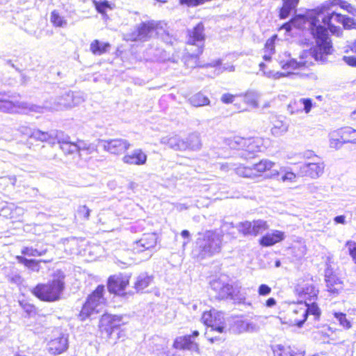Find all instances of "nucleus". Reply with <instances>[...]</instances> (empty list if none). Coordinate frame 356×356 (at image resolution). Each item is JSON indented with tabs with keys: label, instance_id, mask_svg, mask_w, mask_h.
<instances>
[{
	"label": "nucleus",
	"instance_id": "1",
	"mask_svg": "<svg viewBox=\"0 0 356 356\" xmlns=\"http://www.w3.org/2000/svg\"><path fill=\"white\" fill-rule=\"evenodd\" d=\"M335 4L334 2H327L312 10L309 15V30L315 41V45L311 50L316 60H323L332 52V41L327 31L337 35L341 33V29L336 22V15H339V13H328Z\"/></svg>",
	"mask_w": 356,
	"mask_h": 356
},
{
	"label": "nucleus",
	"instance_id": "2",
	"mask_svg": "<svg viewBox=\"0 0 356 356\" xmlns=\"http://www.w3.org/2000/svg\"><path fill=\"white\" fill-rule=\"evenodd\" d=\"M222 236L220 233L213 231L200 234L193 249V256L202 260L219 253L222 248Z\"/></svg>",
	"mask_w": 356,
	"mask_h": 356
},
{
	"label": "nucleus",
	"instance_id": "3",
	"mask_svg": "<svg viewBox=\"0 0 356 356\" xmlns=\"http://www.w3.org/2000/svg\"><path fill=\"white\" fill-rule=\"evenodd\" d=\"M64 289V281L63 279L58 278L47 284H38L33 289V293L41 300L55 302L60 300Z\"/></svg>",
	"mask_w": 356,
	"mask_h": 356
},
{
	"label": "nucleus",
	"instance_id": "4",
	"mask_svg": "<svg viewBox=\"0 0 356 356\" xmlns=\"http://www.w3.org/2000/svg\"><path fill=\"white\" fill-rule=\"evenodd\" d=\"M205 47V42H192L186 40L185 42L184 52L182 56V61L186 67L194 69L202 67L204 65L202 63L200 56L203 54Z\"/></svg>",
	"mask_w": 356,
	"mask_h": 356
},
{
	"label": "nucleus",
	"instance_id": "5",
	"mask_svg": "<svg viewBox=\"0 0 356 356\" xmlns=\"http://www.w3.org/2000/svg\"><path fill=\"white\" fill-rule=\"evenodd\" d=\"M104 291V286L99 285L88 297L79 315L81 321H85L92 314L99 313L102 310L105 303V299L103 297Z\"/></svg>",
	"mask_w": 356,
	"mask_h": 356
},
{
	"label": "nucleus",
	"instance_id": "6",
	"mask_svg": "<svg viewBox=\"0 0 356 356\" xmlns=\"http://www.w3.org/2000/svg\"><path fill=\"white\" fill-rule=\"evenodd\" d=\"M211 289L217 293V298L220 300L230 299L234 303H243L245 298L240 292L238 284L225 283L221 279L213 280L210 282Z\"/></svg>",
	"mask_w": 356,
	"mask_h": 356
},
{
	"label": "nucleus",
	"instance_id": "7",
	"mask_svg": "<svg viewBox=\"0 0 356 356\" xmlns=\"http://www.w3.org/2000/svg\"><path fill=\"white\" fill-rule=\"evenodd\" d=\"M275 163L273 161L262 159L259 161L246 166V177L254 178L257 177H264L269 179H277L280 172L275 170Z\"/></svg>",
	"mask_w": 356,
	"mask_h": 356
},
{
	"label": "nucleus",
	"instance_id": "8",
	"mask_svg": "<svg viewBox=\"0 0 356 356\" xmlns=\"http://www.w3.org/2000/svg\"><path fill=\"white\" fill-rule=\"evenodd\" d=\"M346 143H356V129L343 127L330 133L329 147L331 149H338Z\"/></svg>",
	"mask_w": 356,
	"mask_h": 356
},
{
	"label": "nucleus",
	"instance_id": "9",
	"mask_svg": "<svg viewBox=\"0 0 356 356\" xmlns=\"http://www.w3.org/2000/svg\"><path fill=\"white\" fill-rule=\"evenodd\" d=\"M57 143L59 149L65 155H72L76 153L80 154L83 151L91 153L94 150L93 147L80 139L72 142L70 140V138L67 137L66 138L58 139Z\"/></svg>",
	"mask_w": 356,
	"mask_h": 356
},
{
	"label": "nucleus",
	"instance_id": "10",
	"mask_svg": "<svg viewBox=\"0 0 356 356\" xmlns=\"http://www.w3.org/2000/svg\"><path fill=\"white\" fill-rule=\"evenodd\" d=\"M202 322L211 329V331H217V333L225 332V323L224 314L214 309L202 314Z\"/></svg>",
	"mask_w": 356,
	"mask_h": 356
},
{
	"label": "nucleus",
	"instance_id": "11",
	"mask_svg": "<svg viewBox=\"0 0 356 356\" xmlns=\"http://www.w3.org/2000/svg\"><path fill=\"white\" fill-rule=\"evenodd\" d=\"M124 324L122 316L105 314L102 315L99 326L102 332H104L107 337L111 338L115 332L117 335L119 334L120 327ZM117 337L119 338L120 337L118 336Z\"/></svg>",
	"mask_w": 356,
	"mask_h": 356
},
{
	"label": "nucleus",
	"instance_id": "12",
	"mask_svg": "<svg viewBox=\"0 0 356 356\" xmlns=\"http://www.w3.org/2000/svg\"><path fill=\"white\" fill-rule=\"evenodd\" d=\"M293 314L300 315V318H294L293 322L296 324L297 326L301 327L309 315H312L314 319L316 320L319 318L321 312L315 302H312L308 303L305 301L304 303L300 302L295 307Z\"/></svg>",
	"mask_w": 356,
	"mask_h": 356
},
{
	"label": "nucleus",
	"instance_id": "13",
	"mask_svg": "<svg viewBox=\"0 0 356 356\" xmlns=\"http://www.w3.org/2000/svg\"><path fill=\"white\" fill-rule=\"evenodd\" d=\"M156 244V236L154 233L145 234L138 241H136L133 245V251L134 253L145 252V259H149L152 255V249Z\"/></svg>",
	"mask_w": 356,
	"mask_h": 356
},
{
	"label": "nucleus",
	"instance_id": "14",
	"mask_svg": "<svg viewBox=\"0 0 356 356\" xmlns=\"http://www.w3.org/2000/svg\"><path fill=\"white\" fill-rule=\"evenodd\" d=\"M157 29V24L153 21L140 23L131 34V40L134 42H145L148 40Z\"/></svg>",
	"mask_w": 356,
	"mask_h": 356
},
{
	"label": "nucleus",
	"instance_id": "15",
	"mask_svg": "<svg viewBox=\"0 0 356 356\" xmlns=\"http://www.w3.org/2000/svg\"><path fill=\"white\" fill-rule=\"evenodd\" d=\"M200 335L197 330L193 332L192 334L177 337L173 343V347L179 350H187L199 353V345L195 340Z\"/></svg>",
	"mask_w": 356,
	"mask_h": 356
},
{
	"label": "nucleus",
	"instance_id": "16",
	"mask_svg": "<svg viewBox=\"0 0 356 356\" xmlns=\"http://www.w3.org/2000/svg\"><path fill=\"white\" fill-rule=\"evenodd\" d=\"M130 276L128 275H115L108 278V289L111 293L123 295L124 291L129 284Z\"/></svg>",
	"mask_w": 356,
	"mask_h": 356
},
{
	"label": "nucleus",
	"instance_id": "17",
	"mask_svg": "<svg viewBox=\"0 0 356 356\" xmlns=\"http://www.w3.org/2000/svg\"><path fill=\"white\" fill-rule=\"evenodd\" d=\"M130 146L131 145L127 140L121 138L106 140L103 145L105 151L115 155L124 154Z\"/></svg>",
	"mask_w": 356,
	"mask_h": 356
},
{
	"label": "nucleus",
	"instance_id": "18",
	"mask_svg": "<svg viewBox=\"0 0 356 356\" xmlns=\"http://www.w3.org/2000/svg\"><path fill=\"white\" fill-rule=\"evenodd\" d=\"M266 149L264 139L258 136L249 137L246 141V153L252 158Z\"/></svg>",
	"mask_w": 356,
	"mask_h": 356
},
{
	"label": "nucleus",
	"instance_id": "19",
	"mask_svg": "<svg viewBox=\"0 0 356 356\" xmlns=\"http://www.w3.org/2000/svg\"><path fill=\"white\" fill-rule=\"evenodd\" d=\"M324 168V163L320 159L316 162L305 163L301 168L303 175L311 178L320 177L323 175Z\"/></svg>",
	"mask_w": 356,
	"mask_h": 356
},
{
	"label": "nucleus",
	"instance_id": "20",
	"mask_svg": "<svg viewBox=\"0 0 356 356\" xmlns=\"http://www.w3.org/2000/svg\"><path fill=\"white\" fill-rule=\"evenodd\" d=\"M205 26L203 22H199L192 29L186 31V40L190 41L205 42L207 35L205 33Z\"/></svg>",
	"mask_w": 356,
	"mask_h": 356
},
{
	"label": "nucleus",
	"instance_id": "21",
	"mask_svg": "<svg viewBox=\"0 0 356 356\" xmlns=\"http://www.w3.org/2000/svg\"><path fill=\"white\" fill-rule=\"evenodd\" d=\"M296 291L299 296L306 300H313L317 298L318 289L314 286L313 283H305L302 285H298Z\"/></svg>",
	"mask_w": 356,
	"mask_h": 356
},
{
	"label": "nucleus",
	"instance_id": "22",
	"mask_svg": "<svg viewBox=\"0 0 356 356\" xmlns=\"http://www.w3.org/2000/svg\"><path fill=\"white\" fill-rule=\"evenodd\" d=\"M124 163L129 165H140L146 163L147 155L140 149H137L122 158Z\"/></svg>",
	"mask_w": 356,
	"mask_h": 356
},
{
	"label": "nucleus",
	"instance_id": "23",
	"mask_svg": "<svg viewBox=\"0 0 356 356\" xmlns=\"http://www.w3.org/2000/svg\"><path fill=\"white\" fill-rule=\"evenodd\" d=\"M312 107V99L310 98H302L299 101L291 102L288 108L291 113H299L304 111L306 113L310 112Z\"/></svg>",
	"mask_w": 356,
	"mask_h": 356
},
{
	"label": "nucleus",
	"instance_id": "24",
	"mask_svg": "<svg viewBox=\"0 0 356 356\" xmlns=\"http://www.w3.org/2000/svg\"><path fill=\"white\" fill-rule=\"evenodd\" d=\"M285 238L284 233L279 230L268 232L261 238L259 243L264 247L271 246L283 241Z\"/></svg>",
	"mask_w": 356,
	"mask_h": 356
},
{
	"label": "nucleus",
	"instance_id": "25",
	"mask_svg": "<svg viewBox=\"0 0 356 356\" xmlns=\"http://www.w3.org/2000/svg\"><path fill=\"white\" fill-rule=\"evenodd\" d=\"M49 352L54 355H58L65 352L68 347L67 337L61 336L51 340L49 344Z\"/></svg>",
	"mask_w": 356,
	"mask_h": 356
},
{
	"label": "nucleus",
	"instance_id": "26",
	"mask_svg": "<svg viewBox=\"0 0 356 356\" xmlns=\"http://www.w3.org/2000/svg\"><path fill=\"white\" fill-rule=\"evenodd\" d=\"M305 353L296 347L277 345L274 350V356H304Z\"/></svg>",
	"mask_w": 356,
	"mask_h": 356
},
{
	"label": "nucleus",
	"instance_id": "27",
	"mask_svg": "<svg viewBox=\"0 0 356 356\" xmlns=\"http://www.w3.org/2000/svg\"><path fill=\"white\" fill-rule=\"evenodd\" d=\"M153 276L142 273L137 277L134 288L137 292H143L153 282Z\"/></svg>",
	"mask_w": 356,
	"mask_h": 356
},
{
	"label": "nucleus",
	"instance_id": "28",
	"mask_svg": "<svg viewBox=\"0 0 356 356\" xmlns=\"http://www.w3.org/2000/svg\"><path fill=\"white\" fill-rule=\"evenodd\" d=\"M299 0H282V5L279 10V17L282 19L288 17L293 10H295Z\"/></svg>",
	"mask_w": 356,
	"mask_h": 356
},
{
	"label": "nucleus",
	"instance_id": "29",
	"mask_svg": "<svg viewBox=\"0 0 356 356\" xmlns=\"http://www.w3.org/2000/svg\"><path fill=\"white\" fill-rule=\"evenodd\" d=\"M111 45L109 42H101L99 40H94L90 44V50L93 55H102L108 52Z\"/></svg>",
	"mask_w": 356,
	"mask_h": 356
},
{
	"label": "nucleus",
	"instance_id": "30",
	"mask_svg": "<svg viewBox=\"0 0 356 356\" xmlns=\"http://www.w3.org/2000/svg\"><path fill=\"white\" fill-rule=\"evenodd\" d=\"M20 105L17 102L7 98L5 95L0 97V111L5 113H13L19 108Z\"/></svg>",
	"mask_w": 356,
	"mask_h": 356
},
{
	"label": "nucleus",
	"instance_id": "31",
	"mask_svg": "<svg viewBox=\"0 0 356 356\" xmlns=\"http://www.w3.org/2000/svg\"><path fill=\"white\" fill-rule=\"evenodd\" d=\"M325 282L327 291L331 293L338 294L343 289V282L337 276L332 277L330 279L327 280Z\"/></svg>",
	"mask_w": 356,
	"mask_h": 356
},
{
	"label": "nucleus",
	"instance_id": "32",
	"mask_svg": "<svg viewBox=\"0 0 356 356\" xmlns=\"http://www.w3.org/2000/svg\"><path fill=\"white\" fill-rule=\"evenodd\" d=\"M92 2L96 11L103 16L106 15V11L108 10H113L115 8V5L113 3H111L107 0H92Z\"/></svg>",
	"mask_w": 356,
	"mask_h": 356
},
{
	"label": "nucleus",
	"instance_id": "33",
	"mask_svg": "<svg viewBox=\"0 0 356 356\" xmlns=\"http://www.w3.org/2000/svg\"><path fill=\"white\" fill-rule=\"evenodd\" d=\"M277 37V35H273L266 42L264 48V54L263 56V58L265 60H270L272 55L275 53V42Z\"/></svg>",
	"mask_w": 356,
	"mask_h": 356
},
{
	"label": "nucleus",
	"instance_id": "34",
	"mask_svg": "<svg viewBox=\"0 0 356 356\" xmlns=\"http://www.w3.org/2000/svg\"><path fill=\"white\" fill-rule=\"evenodd\" d=\"M265 319L266 318L261 316H256L252 318L246 323V332H257L264 324Z\"/></svg>",
	"mask_w": 356,
	"mask_h": 356
},
{
	"label": "nucleus",
	"instance_id": "35",
	"mask_svg": "<svg viewBox=\"0 0 356 356\" xmlns=\"http://www.w3.org/2000/svg\"><path fill=\"white\" fill-rule=\"evenodd\" d=\"M347 55L343 56V61L351 67H356V41L346 50Z\"/></svg>",
	"mask_w": 356,
	"mask_h": 356
},
{
	"label": "nucleus",
	"instance_id": "36",
	"mask_svg": "<svg viewBox=\"0 0 356 356\" xmlns=\"http://www.w3.org/2000/svg\"><path fill=\"white\" fill-rule=\"evenodd\" d=\"M278 171L280 176L277 179H280L283 182H293L296 179V173L288 168L281 167Z\"/></svg>",
	"mask_w": 356,
	"mask_h": 356
},
{
	"label": "nucleus",
	"instance_id": "37",
	"mask_svg": "<svg viewBox=\"0 0 356 356\" xmlns=\"http://www.w3.org/2000/svg\"><path fill=\"white\" fill-rule=\"evenodd\" d=\"M50 21L55 27H63L67 24L64 17L56 10L51 11Z\"/></svg>",
	"mask_w": 356,
	"mask_h": 356
},
{
	"label": "nucleus",
	"instance_id": "38",
	"mask_svg": "<svg viewBox=\"0 0 356 356\" xmlns=\"http://www.w3.org/2000/svg\"><path fill=\"white\" fill-rule=\"evenodd\" d=\"M191 102L196 107L207 106L210 103L209 98L202 93H197L193 96Z\"/></svg>",
	"mask_w": 356,
	"mask_h": 356
},
{
	"label": "nucleus",
	"instance_id": "39",
	"mask_svg": "<svg viewBox=\"0 0 356 356\" xmlns=\"http://www.w3.org/2000/svg\"><path fill=\"white\" fill-rule=\"evenodd\" d=\"M59 104L65 108L72 107L74 104V95L73 92H68L59 97Z\"/></svg>",
	"mask_w": 356,
	"mask_h": 356
},
{
	"label": "nucleus",
	"instance_id": "40",
	"mask_svg": "<svg viewBox=\"0 0 356 356\" xmlns=\"http://www.w3.org/2000/svg\"><path fill=\"white\" fill-rule=\"evenodd\" d=\"M291 22L294 28H303L307 22L309 23V16L307 17L303 15H296L291 18Z\"/></svg>",
	"mask_w": 356,
	"mask_h": 356
},
{
	"label": "nucleus",
	"instance_id": "41",
	"mask_svg": "<svg viewBox=\"0 0 356 356\" xmlns=\"http://www.w3.org/2000/svg\"><path fill=\"white\" fill-rule=\"evenodd\" d=\"M217 332V331H211V329L207 330L205 332V335L207 339L211 343H220L225 341V337L224 332L222 334L218 333V335H214L213 333Z\"/></svg>",
	"mask_w": 356,
	"mask_h": 356
},
{
	"label": "nucleus",
	"instance_id": "42",
	"mask_svg": "<svg viewBox=\"0 0 356 356\" xmlns=\"http://www.w3.org/2000/svg\"><path fill=\"white\" fill-rule=\"evenodd\" d=\"M47 249L38 250L33 247H25L22 250V254L29 257L43 256L47 253Z\"/></svg>",
	"mask_w": 356,
	"mask_h": 356
},
{
	"label": "nucleus",
	"instance_id": "43",
	"mask_svg": "<svg viewBox=\"0 0 356 356\" xmlns=\"http://www.w3.org/2000/svg\"><path fill=\"white\" fill-rule=\"evenodd\" d=\"M334 317L340 325L346 329H350L352 326L351 323L347 319L346 315L341 312H334Z\"/></svg>",
	"mask_w": 356,
	"mask_h": 356
},
{
	"label": "nucleus",
	"instance_id": "44",
	"mask_svg": "<svg viewBox=\"0 0 356 356\" xmlns=\"http://www.w3.org/2000/svg\"><path fill=\"white\" fill-rule=\"evenodd\" d=\"M246 104L250 108H256L259 105V96L252 92H246Z\"/></svg>",
	"mask_w": 356,
	"mask_h": 356
},
{
	"label": "nucleus",
	"instance_id": "45",
	"mask_svg": "<svg viewBox=\"0 0 356 356\" xmlns=\"http://www.w3.org/2000/svg\"><path fill=\"white\" fill-rule=\"evenodd\" d=\"M232 330L235 333H242L245 331V325L243 317L237 318L234 320L232 325Z\"/></svg>",
	"mask_w": 356,
	"mask_h": 356
},
{
	"label": "nucleus",
	"instance_id": "46",
	"mask_svg": "<svg viewBox=\"0 0 356 356\" xmlns=\"http://www.w3.org/2000/svg\"><path fill=\"white\" fill-rule=\"evenodd\" d=\"M90 210L86 205L79 206L76 212V216L81 220H87L90 216Z\"/></svg>",
	"mask_w": 356,
	"mask_h": 356
},
{
	"label": "nucleus",
	"instance_id": "47",
	"mask_svg": "<svg viewBox=\"0 0 356 356\" xmlns=\"http://www.w3.org/2000/svg\"><path fill=\"white\" fill-rule=\"evenodd\" d=\"M336 22L339 24V26L342 24L344 28H350L353 24V19L348 17L339 14V15H336Z\"/></svg>",
	"mask_w": 356,
	"mask_h": 356
},
{
	"label": "nucleus",
	"instance_id": "48",
	"mask_svg": "<svg viewBox=\"0 0 356 356\" xmlns=\"http://www.w3.org/2000/svg\"><path fill=\"white\" fill-rule=\"evenodd\" d=\"M350 254L356 263V243L348 241L346 243Z\"/></svg>",
	"mask_w": 356,
	"mask_h": 356
},
{
	"label": "nucleus",
	"instance_id": "49",
	"mask_svg": "<svg viewBox=\"0 0 356 356\" xmlns=\"http://www.w3.org/2000/svg\"><path fill=\"white\" fill-rule=\"evenodd\" d=\"M239 95H232L229 93L224 94L222 97L221 100L225 104H230L234 102L235 99L238 97Z\"/></svg>",
	"mask_w": 356,
	"mask_h": 356
},
{
	"label": "nucleus",
	"instance_id": "50",
	"mask_svg": "<svg viewBox=\"0 0 356 356\" xmlns=\"http://www.w3.org/2000/svg\"><path fill=\"white\" fill-rule=\"evenodd\" d=\"M330 2H334L336 3L334 6L339 5L341 8L348 11H350L352 9V6L350 3L342 0H333Z\"/></svg>",
	"mask_w": 356,
	"mask_h": 356
},
{
	"label": "nucleus",
	"instance_id": "51",
	"mask_svg": "<svg viewBox=\"0 0 356 356\" xmlns=\"http://www.w3.org/2000/svg\"><path fill=\"white\" fill-rule=\"evenodd\" d=\"M258 292L260 296H267L271 292V289L266 284H261L259 287Z\"/></svg>",
	"mask_w": 356,
	"mask_h": 356
},
{
	"label": "nucleus",
	"instance_id": "52",
	"mask_svg": "<svg viewBox=\"0 0 356 356\" xmlns=\"http://www.w3.org/2000/svg\"><path fill=\"white\" fill-rule=\"evenodd\" d=\"M34 134L35 137L40 139L41 140H47L49 138V135L47 132L42 131L40 130L35 131Z\"/></svg>",
	"mask_w": 356,
	"mask_h": 356
},
{
	"label": "nucleus",
	"instance_id": "53",
	"mask_svg": "<svg viewBox=\"0 0 356 356\" xmlns=\"http://www.w3.org/2000/svg\"><path fill=\"white\" fill-rule=\"evenodd\" d=\"M293 24H292V22H291V19L289 22H287L284 23V24H282V25L280 27V29H284L287 33H289V32H290V31H291V29H292V28H293Z\"/></svg>",
	"mask_w": 356,
	"mask_h": 356
},
{
	"label": "nucleus",
	"instance_id": "54",
	"mask_svg": "<svg viewBox=\"0 0 356 356\" xmlns=\"http://www.w3.org/2000/svg\"><path fill=\"white\" fill-rule=\"evenodd\" d=\"M30 263H28V265L26 267L32 268L33 270H39V266H38V261H36L35 259H29Z\"/></svg>",
	"mask_w": 356,
	"mask_h": 356
},
{
	"label": "nucleus",
	"instance_id": "55",
	"mask_svg": "<svg viewBox=\"0 0 356 356\" xmlns=\"http://www.w3.org/2000/svg\"><path fill=\"white\" fill-rule=\"evenodd\" d=\"M337 276L334 274L333 270L332 268H330L329 266L327 267V268L325 270V282L327 280L330 279L332 277Z\"/></svg>",
	"mask_w": 356,
	"mask_h": 356
},
{
	"label": "nucleus",
	"instance_id": "56",
	"mask_svg": "<svg viewBox=\"0 0 356 356\" xmlns=\"http://www.w3.org/2000/svg\"><path fill=\"white\" fill-rule=\"evenodd\" d=\"M17 260L19 263L24 264V266H27L28 263H30V260L22 257V256H17Z\"/></svg>",
	"mask_w": 356,
	"mask_h": 356
},
{
	"label": "nucleus",
	"instance_id": "57",
	"mask_svg": "<svg viewBox=\"0 0 356 356\" xmlns=\"http://www.w3.org/2000/svg\"><path fill=\"white\" fill-rule=\"evenodd\" d=\"M276 304V301L273 298H268L266 302V305L268 307H273L274 305H275Z\"/></svg>",
	"mask_w": 356,
	"mask_h": 356
},
{
	"label": "nucleus",
	"instance_id": "58",
	"mask_svg": "<svg viewBox=\"0 0 356 356\" xmlns=\"http://www.w3.org/2000/svg\"><path fill=\"white\" fill-rule=\"evenodd\" d=\"M294 318H301V316H300V314H293V310H292V312H291V319H290V321H291V323H293V325H297L296 324H295V323L293 322V320L294 319Z\"/></svg>",
	"mask_w": 356,
	"mask_h": 356
},
{
	"label": "nucleus",
	"instance_id": "59",
	"mask_svg": "<svg viewBox=\"0 0 356 356\" xmlns=\"http://www.w3.org/2000/svg\"><path fill=\"white\" fill-rule=\"evenodd\" d=\"M345 217L343 216H339L334 218L336 222H343Z\"/></svg>",
	"mask_w": 356,
	"mask_h": 356
},
{
	"label": "nucleus",
	"instance_id": "60",
	"mask_svg": "<svg viewBox=\"0 0 356 356\" xmlns=\"http://www.w3.org/2000/svg\"><path fill=\"white\" fill-rule=\"evenodd\" d=\"M181 235L184 238H188L190 236V233L188 230H183L181 233Z\"/></svg>",
	"mask_w": 356,
	"mask_h": 356
},
{
	"label": "nucleus",
	"instance_id": "61",
	"mask_svg": "<svg viewBox=\"0 0 356 356\" xmlns=\"http://www.w3.org/2000/svg\"><path fill=\"white\" fill-rule=\"evenodd\" d=\"M280 266V261H276L275 266L279 267Z\"/></svg>",
	"mask_w": 356,
	"mask_h": 356
},
{
	"label": "nucleus",
	"instance_id": "62",
	"mask_svg": "<svg viewBox=\"0 0 356 356\" xmlns=\"http://www.w3.org/2000/svg\"><path fill=\"white\" fill-rule=\"evenodd\" d=\"M259 65L261 67V66H263V65H264V64H263V63H260V65Z\"/></svg>",
	"mask_w": 356,
	"mask_h": 356
}]
</instances>
